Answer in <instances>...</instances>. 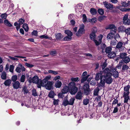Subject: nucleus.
I'll use <instances>...</instances> for the list:
<instances>
[{"mask_svg": "<svg viewBox=\"0 0 130 130\" xmlns=\"http://www.w3.org/2000/svg\"><path fill=\"white\" fill-rule=\"evenodd\" d=\"M108 68H106L104 71V73H105L103 76V79L108 84H111L113 80L111 77L112 74Z\"/></svg>", "mask_w": 130, "mask_h": 130, "instance_id": "obj_1", "label": "nucleus"}, {"mask_svg": "<svg viewBox=\"0 0 130 130\" xmlns=\"http://www.w3.org/2000/svg\"><path fill=\"white\" fill-rule=\"evenodd\" d=\"M29 83H33L37 84V86L38 88H40L41 87L42 80L39 79L38 77L35 76L32 78L30 77L28 80Z\"/></svg>", "mask_w": 130, "mask_h": 130, "instance_id": "obj_2", "label": "nucleus"}, {"mask_svg": "<svg viewBox=\"0 0 130 130\" xmlns=\"http://www.w3.org/2000/svg\"><path fill=\"white\" fill-rule=\"evenodd\" d=\"M69 91L71 94L72 95H74L77 92L78 89L76 86V85L75 83L73 82H70L69 84Z\"/></svg>", "mask_w": 130, "mask_h": 130, "instance_id": "obj_3", "label": "nucleus"}, {"mask_svg": "<svg viewBox=\"0 0 130 130\" xmlns=\"http://www.w3.org/2000/svg\"><path fill=\"white\" fill-rule=\"evenodd\" d=\"M84 27L85 25L83 24H82L80 25L79 29L76 34L77 36H80L84 33L85 31Z\"/></svg>", "mask_w": 130, "mask_h": 130, "instance_id": "obj_4", "label": "nucleus"}, {"mask_svg": "<svg viewBox=\"0 0 130 130\" xmlns=\"http://www.w3.org/2000/svg\"><path fill=\"white\" fill-rule=\"evenodd\" d=\"M53 83L52 82H48L47 83H43L41 84V86L45 87L46 89L50 90L52 88Z\"/></svg>", "mask_w": 130, "mask_h": 130, "instance_id": "obj_5", "label": "nucleus"}, {"mask_svg": "<svg viewBox=\"0 0 130 130\" xmlns=\"http://www.w3.org/2000/svg\"><path fill=\"white\" fill-rule=\"evenodd\" d=\"M84 92L86 95H88L89 93L90 89L89 88V85L88 83L85 84L84 85L83 87Z\"/></svg>", "mask_w": 130, "mask_h": 130, "instance_id": "obj_6", "label": "nucleus"}, {"mask_svg": "<svg viewBox=\"0 0 130 130\" xmlns=\"http://www.w3.org/2000/svg\"><path fill=\"white\" fill-rule=\"evenodd\" d=\"M105 73H104V71L102 72L97 73L96 75L95 79L96 80H98L100 79H103V76Z\"/></svg>", "mask_w": 130, "mask_h": 130, "instance_id": "obj_7", "label": "nucleus"}, {"mask_svg": "<svg viewBox=\"0 0 130 130\" xmlns=\"http://www.w3.org/2000/svg\"><path fill=\"white\" fill-rule=\"evenodd\" d=\"M129 93H123V97L124 98V103H127L129 99Z\"/></svg>", "mask_w": 130, "mask_h": 130, "instance_id": "obj_8", "label": "nucleus"}, {"mask_svg": "<svg viewBox=\"0 0 130 130\" xmlns=\"http://www.w3.org/2000/svg\"><path fill=\"white\" fill-rule=\"evenodd\" d=\"M123 23L125 25H130V20L128 19V15H125L123 18Z\"/></svg>", "mask_w": 130, "mask_h": 130, "instance_id": "obj_9", "label": "nucleus"}, {"mask_svg": "<svg viewBox=\"0 0 130 130\" xmlns=\"http://www.w3.org/2000/svg\"><path fill=\"white\" fill-rule=\"evenodd\" d=\"M106 29H112L113 30V32L116 33L117 31V28L114 25L112 24L109 25L106 28Z\"/></svg>", "mask_w": 130, "mask_h": 130, "instance_id": "obj_10", "label": "nucleus"}, {"mask_svg": "<svg viewBox=\"0 0 130 130\" xmlns=\"http://www.w3.org/2000/svg\"><path fill=\"white\" fill-rule=\"evenodd\" d=\"M103 37V36L102 35H100L98 37L97 39L99 40V41L96 40H94V42L96 45H98L101 43Z\"/></svg>", "mask_w": 130, "mask_h": 130, "instance_id": "obj_11", "label": "nucleus"}, {"mask_svg": "<svg viewBox=\"0 0 130 130\" xmlns=\"http://www.w3.org/2000/svg\"><path fill=\"white\" fill-rule=\"evenodd\" d=\"M103 4L105 7L107 9L111 10L113 8V5L106 2H103Z\"/></svg>", "mask_w": 130, "mask_h": 130, "instance_id": "obj_12", "label": "nucleus"}, {"mask_svg": "<svg viewBox=\"0 0 130 130\" xmlns=\"http://www.w3.org/2000/svg\"><path fill=\"white\" fill-rule=\"evenodd\" d=\"M83 93L81 92H78L75 96V98L77 100H81L83 97Z\"/></svg>", "mask_w": 130, "mask_h": 130, "instance_id": "obj_13", "label": "nucleus"}, {"mask_svg": "<svg viewBox=\"0 0 130 130\" xmlns=\"http://www.w3.org/2000/svg\"><path fill=\"white\" fill-rule=\"evenodd\" d=\"M69 91V87L67 86H65L62 90V92L63 93L68 92Z\"/></svg>", "mask_w": 130, "mask_h": 130, "instance_id": "obj_14", "label": "nucleus"}, {"mask_svg": "<svg viewBox=\"0 0 130 130\" xmlns=\"http://www.w3.org/2000/svg\"><path fill=\"white\" fill-rule=\"evenodd\" d=\"M20 83L18 81H16L13 84V88L15 89H18L20 86Z\"/></svg>", "mask_w": 130, "mask_h": 130, "instance_id": "obj_15", "label": "nucleus"}, {"mask_svg": "<svg viewBox=\"0 0 130 130\" xmlns=\"http://www.w3.org/2000/svg\"><path fill=\"white\" fill-rule=\"evenodd\" d=\"M122 6L124 7H128L130 6V1H128L127 3L125 2H121Z\"/></svg>", "mask_w": 130, "mask_h": 130, "instance_id": "obj_16", "label": "nucleus"}, {"mask_svg": "<svg viewBox=\"0 0 130 130\" xmlns=\"http://www.w3.org/2000/svg\"><path fill=\"white\" fill-rule=\"evenodd\" d=\"M51 76H48L45 77L43 80H42L41 84L43 83H46V82L50 79Z\"/></svg>", "mask_w": 130, "mask_h": 130, "instance_id": "obj_17", "label": "nucleus"}, {"mask_svg": "<svg viewBox=\"0 0 130 130\" xmlns=\"http://www.w3.org/2000/svg\"><path fill=\"white\" fill-rule=\"evenodd\" d=\"M130 87V86L129 85L125 86L124 87V91L123 93H129V90Z\"/></svg>", "mask_w": 130, "mask_h": 130, "instance_id": "obj_18", "label": "nucleus"}, {"mask_svg": "<svg viewBox=\"0 0 130 130\" xmlns=\"http://www.w3.org/2000/svg\"><path fill=\"white\" fill-rule=\"evenodd\" d=\"M62 84L61 82L60 81L58 80L55 83V86L56 88H59L61 87Z\"/></svg>", "mask_w": 130, "mask_h": 130, "instance_id": "obj_19", "label": "nucleus"}, {"mask_svg": "<svg viewBox=\"0 0 130 130\" xmlns=\"http://www.w3.org/2000/svg\"><path fill=\"white\" fill-rule=\"evenodd\" d=\"M116 56V54L114 52H112L109 53L108 55V56L110 58H112L115 57Z\"/></svg>", "mask_w": 130, "mask_h": 130, "instance_id": "obj_20", "label": "nucleus"}, {"mask_svg": "<svg viewBox=\"0 0 130 130\" xmlns=\"http://www.w3.org/2000/svg\"><path fill=\"white\" fill-rule=\"evenodd\" d=\"M1 78L4 80H5L7 78V74L5 72H3L1 73Z\"/></svg>", "mask_w": 130, "mask_h": 130, "instance_id": "obj_21", "label": "nucleus"}, {"mask_svg": "<svg viewBox=\"0 0 130 130\" xmlns=\"http://www.w3.org/2000/svg\"><path fill=\"white\" fill-rule=\"evenodd\" d=\"M11 83V80L10 79L6 80L4 82V84L6 86H9Z\"/></svg>", "mask_w": 130, "mask_h": 130, "instance_id": "obj_22", "label": "nucleus"}, {"mask_svg": "<svg viewBox=\"0 0 130 130\" xmlns=\"http://www.w3.org/2000/svg\"><path fill=\"white\" fill-rule=\"evenodd\" d=\"M91 14L92 15H94L97 13L96 10L94 8H91L90 10Z\"/></svg>", "mask_w": 130, "mask_h": 130, "instance_id": "obj_23", "label": "nucleus"}, {"mask_svg": "<svg viewBox=\"0 0 130 130\" xmlns=\"http://www.w3.org/2000/svg\"><path fill=\"white\" fill-rule=\"evenodd\" d=\"M105 80H104L103 79H101V81L100 83L98 85V86L99 87H103L105 85Z\"/></svg>", "mask_w": 130, "mask_h": 130, "instance_id": "obj_24", "label": "nucleus"}, {"mask_svg": "<svg viewBox=\"0 0 130 130\" xmlns=\"http://www.w3.org/2000/svg\"><path fill=\"white\" fill-rule=\"evenodd\" d=\"M39 37L41 39L44 38L45 39H48L50 40H51L52 39L51 38L49 37H48L47 35H45L40 36H39Z\"/></svg>", "mask_w": 130, "mask_h": 130, "instance_id": "obj_25", "label": "nucleus"}, {"mask_svg": "<svg viewBox=\"0 0 130 130\" xmlns=\"http://www.w3.org/2000/svg\"><path fill=\"white\" fill-rule=\"evenodd\" d=\"M75 99L74 98H71L68 101L69 104V105H72L73 104Z\"/></svg>", "mask_w": 130, "mask_h": 130, "instance_id": "obj_26", "label": "nucleus"}, {"mask_svg": "<svg viewBox=\"0 0 130 130\" xmlns=\"http://www.w3.org/2000/svg\"><path fill=\"white\" fill-rule=\"evenodd\" d=\"M115 33L113 32H112L109 33L107 35V38L108 39H111V38H112L114 36V34Z\"/></svg>", "mask_w": 130, "mask_h": 130, "instance_id": "obj_27", "label": "nucleus"}, {"mask_svg": "<svg viewBox=\"0 0 130 130\" xmlns=\"http://www.w3.org/2000/svg\"><path fill=\"white\" fill-rule=\"evenodd\" d=\"M56 38L57 39H60L63 37V35L60 33H58L56 35Z\"/></svg>", "mask_w": 130, "mask_h": 130, "instance_id": "obj_28", "label": "nucleus"}, {"mask_svg": "<svg viewBox=\"0 0 130 130\" xmlns=\"http://www.w3.org/2000/svg\"><path fill=\"white\" fill-rule=\"evenodd\" d=\"M90 37L92 40H93L94 41V40H95V38L96 36L94 33H92L90 35Z\"/></svg>", "mask_w": 130, "mask_h": 130, "instance_id": "obj_29", "label": "nucleus"}, {"mask_svg": "<svg viewBox=\"0 0 130 130\" xmlns=\"http://www.w3.org/2000/svg\"><path fill=\"white\" fill-rule=\"evenodd\" d=\"M55 95L54 91H51L49 93L48 96L51 98H53Z\"/></svg>", "mask_w": 130, "mask_h": 130, "instance_id": "obj_30", "label": "nucleus"}, {"mask_svg": "<svg viewBox=\"0 0 130 130\" xmlns=\"http://www.w3.org/2000/svg\"><path fill=\"white\" fill-rule=\"evenodd\" d=\"M23 28L24 29L25 31H28V27L27 25L26 24H24L23 25Z\"/></svg>", "mask_w": 130, "mask_h": 130, "instance_id": "obj_31", "label": "nucleus"}, {"mask_svg": "<svg viewBox=\"0 0 130 130\" xmlns=\"http://www.w3.org/2000/svg\"><path fill=\"white\" fill-rule=\"evenodd\" d=\"M123 45V43L121 42H119L117 45L116 46V48H123L122 45Z\"/></svg>", "mask_w": 130, "mask_h": 130, "instance_id": "obj_32", "label": "nucleus"}, {"mask_svg": "<svg viewBox=\"0 0 130 130\" xmlns=\"http://www.w3.org/2000/svg\"><path fill=\"white\" fill-rule=\"evenodd\" d=\"M99 90L98 88H97L96 89H95L93 93L94 95L95 96L98 95Z\"/></svg>", "mask_w": 130, "mask_h": 130, "instance_id": "obj_33", "label": "nucleus"}, {"mask_svg": "<svg viewBox=\"0 0 130 130\" xmlns=\"http://www.w3.org/2000/svg\"><path fill=\"white\" fill-rule=\"evenodd\" d=\"M89 76V75H88L85 77H83L81 80V83H84L87 79Z\"/></svg>", "mask_w": 130, "mask_h": 130, "instance_id": "obj_34", "label": "nucleus"}, {"mask_svg": "<svg viewBox=\"0 0 130 130\" xmlns=\"http://www.w3.org/2000/svg\"><path fill=\"white\" fill-rule=\"evenodd\" d=\"M124 61L125 63H127L130 61V59L129 57H126L124 58Z\"/></svg>", "mask_w": 130, "mask_h": 130, "instance_id": "obj_35", "label": "nucleus"}, {"mask_svg": "<svg viewBox=\"0 0 130 130\" xmlns=\"http://www.w3.org/2000/svg\"><path fill=\"white\" fill-rule=\"evenodd\" d=\"M4 23L5 25L10 27L12 26V25L9 23L8 20H5L4 21Z\"/></svg>", "mask_w": 130, "mask_h": 130, "instance_id": "obj_36", "label": "nucleus"}, {"mask_svg": "<svg viewBox=\"0 0 130 130\" xmlns=\"http://www.w3.org/2000/svg\"><path fill=\"white\" fill-rule=\"evenodd\" d=\"M111 50V48L110 47H108L106 48L105 50V52L107 53H110Z\"/></svg>", "mask_w": 130, "mask_h": 130, "instance_id": "obj_37", "label": "nucleus"}, {"mask_svg": "<svg viewBox=\"0 0 130 130\" xmlns=\"http://www.w3.org/2000/svg\"><path fill=\"white\" fill-rule=\"evenodd\" d=\"M125 30V27L123 26H121L118 28V30L119 31H122Z\"/></svg>", "mask_w": 130, "mask_h": 130, "instance_id": "obj_38", "label": "nucleus"}, {"mask_svg": "<svg viewBox=\"0 0 130 130\" xmlns=\"http://www.w3.org/2000/svg\"><path fill=\"white\" fill-rule=\"evenodd\" d=\"M119 73L118 71H115L112 73V75L115 78H117L119 77Z\"/></svg>", "mask_w": 130, "mask_h": 130, "instance_id": "obj_39", "label": "nucleus"}, {"mask_svg": "<svg viewBox=\"0 0 130 130\" xmlns=\"http://www.w3.org/2000/svg\"><path fill=\"white\" fill-rule=\"evenodd\" d=\"M14 25L16 26V28L17 30H18L20 28L21 24L16 22L14 23Z\"/></svg>", "mask_w": 130, "mask_h": 130, "instance_id": "obj_40", "label": "nucleus"}, {"mask_svg": "<svg viewBox=\"0 0 130 130\" xmlns=\"http://www.w3.org/2000/svg\"><path fill=\"white\" fill-rule=\"evenodd\" d=\"M65 33L68 36H72V32L70 30H67L65 31Z\"/></svg>", "mask_w": 130, "mask_h": 130, "instance_id": "obj_41", "label": "nucleus"}, {"mask_svg": "<svg viewBox=\"0 0 130 130\" xmlns=\"http://www.w3.org/2000/svg\"><path fill=\"white\" fill-rule=\"evenodd\" d=\"M32 95L35 96H38V94L35 89H34L32 90Z\"/></svg>", "mask_w": 130, "mask_h": 130, "instance_id": "obj_42", "label": "nucleus"}, {"mask_svg": "<svg viewBox=\"0 0 130 130\" xmlns=\"http://www.w3.org/2000/svg\"><path fill=\"white\" fill-rule=\"evenodd\" d=\"M82 20L84 23H85L87 22V19L86 15L85 14H83L82 15Z\"/></svg>", "mask_w": 130, "mask_h": 130, "instance_id": "obj_43", "label": "nucleus"}, {"mask_svg": "<svg viewBox=\"0 0 130 130\" xmlns=\"http://www.w3.org/2000/svg\"><path fill=\"white\" fill-rule=\"evenodd\" d=\"M62 105L64 106H66L67 105H69L68 101L66 99L64 100L63 101Z\"/></svg>", "mask_w": 130, "mask_h": 130, "instance_id": "obj_44", "label": "nucleus"}, {"mask_svg": "<svg viewBox=\"0 0 130 130\" xmlns=\"http://www.w3.org/2000/svg\"><path fill=\"white\" fill-rule=\"evenodd\" d=\"M7 17V14L6 13H4L2 14L1 15V17L3 19H5Z\"/></svg>", "mask_w": 130, "mask_h": 130, "instance_id": "obj_45", "label": "nucleus"}, {"mask_svg": "<svg viewBox=\"0 0 130 130\" xmlns=\"http://www.w3.org/2000/svg\"><path fill=\"white\" fill-rule=\"evenodd\" d=\"M89 102V100L87 99H85L83 100V103L85 105L88 104Z\"/></svg>", "mask_w": 130, "mask_h": 130, "instance_id": "obj_46", "label": "nucleus"}, {"mask_svg": "<svg viewBox=\"0 0 130 130\" xmlns=\"http://www.w3.org/2000/svg\"><path fill=\"white\" fill-rule=\"evenodd\" d=\"M117 40L116 39H114L113 40H112L111 41L110 44L111 45V46H115V45L116 43V41Z\"/></svg>", "mask_w": 130, "mask_h": 130, "instance_id": "obj_47", "label": "nucleus"}, {"mask_svg": "<svg viewBox=\"0 0 130 130\" xmlns=\"http://www.w3.org/2000/svg\"><path fill=\"white\" fill-rule=\"evenodd\" d=\"M106 47V46L104 44H102L101 45V49L102 50L103 52L104 51Z\"/></svg>", "mask_w": 130, "mask_h": 130, "instance_id": "obj_48", "label": "nucleus"}, {"mask_svg": "<svg viewBox=\"0 0 130 130\" xmlns=\"http://www.w3.org/2000/svg\"><path fill=\"white\" fill-rule=\"evenodd\" d=\"M14 68V66L13 65H10L9 67V71L12 73L13 72Z\"/></svg>", "mask_w": 130, "mask_h": 130, "instance_id": "obj_49", "label": "nucleus"}, {"mask_svg": "<svg viewBox=\"0 0 130 130\" xmlns=\"http://www.w3.org/2000/svg\"><path fill=\"white\" fill-rule=\"evenodd\" d=\"M120 10L122 11H130V8H122L120 9Z\"/></svg>", "mask_w": 130, "mask_h": 130, "instance_id": "obj_50", "label": "nucleus"}, {"mask_svg": "<svg viewBox=\"0 0 130 130\" xmlns=\"http://www.w3.org/2000/svg\"><path fill=\"white\" fill-rule=\"evenodd\" d=\"M97 20V19L96 18H94L92 19H90L89 22H91L92 23H94L96 22Z\"/></svg>", "mask_w": 130, "mask_h": 130, "instance_id": "obj_51", "label": "nucleus"}, {"mask_svg": "<svg viewBox=\"0 0 130 130\" xmlns=\"http://www.w3.org/2000/svg\"><path fill=\"white\" fill-rule=\"evenodd\" d=\"M98 12L100 15H103L104 13L103 10L102 9H99L98 10Z\"/></svg>", "mask_w": 130, "mask_h": 130, "instance_id": "obj_52", "label": "nucleus"}, {"mask_svg": "<svg viewBox=\"0 0 130 130\" xmlns=\"http://www.w3.org/2000/svg\"><path fill=\"white\" fill-rule=\"evenodd\" d=\"M72 36H68L64 37V40H69L71 39Z\"/></svg>", "mask_w": 130, "mask_h": 130, "instance_id": "obj_53", "label": "nucleus"}, {"mask_svg": "<svg viewBox=\"0 0 130 130\" xmlns=\"http://www.w3.org/2000/svg\"><path fill=\"white\" fill-rule=\"evenodd\" d=\"M12 81L13 82H15L17 79V76L16 75L12 76L11 77Z\"/></svg>", "mask_w": 130, "mask_h": 130, "instance_id": "obj_54", "label": "nucleus"}, {"mask_svg": "<svg viewBox=\"0 0 130 130\" xmlns=\"http://www.w3.org/2000/svg\"><path fill=\"white\" fill-rule=\"evenodd\" d=\"M53 104L55 105H57L58 104L59 100L58 99L55 100V99H53Z\"/></svg>", "mask_w": 130, "mask_h": 130, "instance_id": "obj_55", "label": "nucleus"}, {"mask_svg": "<svg viewBox=\"0 0 130 130\" xmlns=\"http://www.w3.org/2000/svg\"><path fill=\"white\" fill-rule=\"evenodd\" d=\"M25 76L24 75H22L21 79L20 81L22 82H24L25 81Z\"/></svg>", "mask_w": 130, "mask_h": 130, "instance_id": "obj_56", "label": "nucleus"}, {"mask_svg": "<svg viewBox=\"0 0 130 130\" xmlns=\"http://www.w3.org/2000/svg\"><path fill=\"white\" fill-rule=\"evenodd\" d=\"M48 72L49 73H52L53 74H54L55 75H56L58 73L56 71H54L53 70H49L48 71Z\"/></svg>", "mask_w": 130, "mask_h": 130, "instance_id": "obj_57", "label": "nucleus"}, {"mask_svg": "<svg viewBox=\"0 0 130 130\" xmlns=\"http://www.w3.org/2000/svg\"><path fill=\"white\" fill-rule=\"evenodd\" d=\"M124 31L127 35H130V28L125 29Z\"/></svg>", "mask_w": 130, "mask_h": 130, "instance_id": "obj_58", "label": "nucleus"}, {"mask_svg": "<svg viewBox=\"0 0 130 130\" xmlns=\"http://www.w3.org/2000/svg\"><path fill=\"white\" fill-rule=\"evenodd\" d=\"M126 55V54L125 53H123L121 54L120 56L121 58H123L125 57Z\"/></svg>", "mask_w": 130, "mask_h": 130, "instance_id": "obj_59", "label": "nucleus"}, {"mask_svg": "<svg viewBox=\"0 0 130 130\" xmlns=\"http://www.w3.org/2000/svg\"><path fill=\"white\" fill-rule=\"evenodd\" d=\"M79 78L78 77H77L76 78H71V80L72 81L76 82L78 81Z\"/></svg>", "mask_w": 130, "mask_h": 130, "instance_id": "obj_60", "label": "nucleus"}, {"mask_svg": "<svg viewBox=\"0 0 130 130\" xmlns=\"http://www.w3.org/2000/svg\"><path fill=\"white\" fill-rule=\"evenodd\" d=\"M23 91L24 92V93H27L28 92V90L27 89L26 87H23Z\"/></svg>", "mask_w": 130, "mask_h": 130, "instance_id": "obj_61", "label": "nucleus"}, {"mask_svg": "<svg viewBox=\"0 0 130 130\" xmlns=\"http://www.w3.org/2000/svg\"><path fill=\"white\" fill-rule=\"evenodd\" d=\"M19 66L21 68V71L22 70V71H25V69L24 67L21 64H19Z\"/></svg>", "mask_w": 130, "mask_h": 130, "instance_id": "obj_62", "label": "nucleus"}, {"mask_svg": "<svg viewBox=\"0 0 130 130\" xmlns=\"http://www.w3.org/2000/svg\"><path fill=\"white\" fill-rule=\"evenodd\" d=\"M16 71L18 73H20L21 72V69L20 67L18 66L15 69Z\"/></svg>", "mask_w": 130, "mask_h": 130, "instance_id": "obj_63", "label": "nucleus"}, {"mask_svg": "<svg viewBox=\"0 0 130 130\" xmlns=\"http://www.w3.org/2000/svg\"><path fill=\"white\" fill-rule=\"evenodd\" d=\"M24 22V20L22 19H20L19 20V24L22 25L23 24Z\"/></svg>", "mask_w": 130, "mask_h": 130, "instance_id": "obj_64", "label": "nucleus"}]
</instances>
